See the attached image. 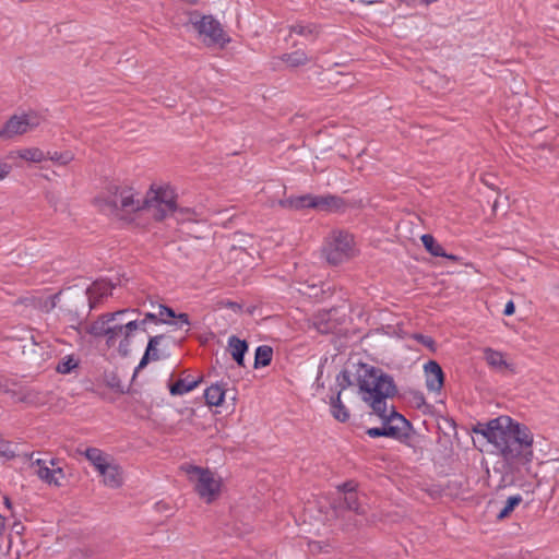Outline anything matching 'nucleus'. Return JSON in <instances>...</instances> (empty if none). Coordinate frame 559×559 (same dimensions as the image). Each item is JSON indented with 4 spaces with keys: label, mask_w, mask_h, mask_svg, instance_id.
Masks as SVG:
<instances>
[{
    "label": "nucleus",
    "mask_w": 559,
    "mask_h": 559,
    "mask_svg": "<svg viewBox=\"0 0 559 559\" xmlns=\"http://www.w3.org/2000/svg\"><path fill=\"white\" fill-rule=\"evenodd\" d=\"M114 285L105 280L95 281L87 289L86 296L91 309H94L103 297L111 295Z\"/></svg>",
    "instance_id": "13"
},
{
    "label": "nucleus",
    "mask_w": 559,
    "mask_h": 559,
    "mask_svg": "<svg viewBox=\"0 0 559 559\" xmlns=\"http://www.w3.org/2000/svg\"><path fill=\"white\" fill-rule=\"evenodd\" d=\"M53 474H55V477H58L59 479L64 477V474H63V471L61 467L53 468Z\"/></svg>",
    "instance_id": "52"
},
{
    "label": "nucleus",
    "mask_w": 559,
    "mask_h": 559,
    "mask_svg": "<svg viewBox=\"0 0 559 559\" xmlns=\"http://www.w3.org/2000/svg\"><path fill=\"white\" fill-rule=\"evenodd\" d=\"M314 29L316 27L311 25L296 24L290 27V34L295 33L297 35L307 36L312 35Z\"/></svg>",
    "instance_id": "39"
},
{
    "label": "nucleus",
    "mask_w": 559,
    "mask_h": 559,
    "mask_svg": "<svg viewBox=\"0 0 559 559\" xmlns=\"http://www.w3.org/2000/svg\"><path fill=\"white\" fill-rule=\"evenodd\" d=\"M33 464L38 466L37 474L40 479L45 480L49 485L60 486L61 483L58 477H55L53 468H49L45 460L36 459Z\"/></svg>",
    "instance_id": "20"
},
{
    "label": "nucleus",
    "mask_w": 559,
    "mask_h": 559,
    "mask_svg": "<svg viewBox=\"0 0 559 559\" xmlns=\"http://www.w3.org/2000/svg\"><path fill=\"white\" fill-rule=\"evenodd\" d=\"M228 348L230 350L231 357L238 364V366L243 367V358L248 350V343L245 340H240L233 335L228 338Z\"/></svg>",
    "instance_id": "16"
},
{
    "label": "nucleus",
    "mask_w": 559,
    "mask_h": 559,
    "mask_svg": "<svg viewBox=\"0 0 559 559\" xmlns=\"http://www.w3.org/2000/svg\"><path fill=\"white\" fill-rule=\"evenodd\" d=\"M343 504L346 510L354 511L356 514L362 515L366 513L364 507L358 501L357 492L344 496Z\"/></svg>",
    "instance_id": "32"
},
{
    "label": "nucleus",
    "mask_w": 559,
    "mask_h": 559,
    "mask_svg": "<svg viewBox=\"0 0 559 559\" xmlns=\"http://www.w3.org/2000/svg\"><path fill=\"white\" fill-rule=\"evenodd\" d=\"M330 264L337 265L355 254L354 238L345 231H333L323 249Z\"/></svg>",
    "instance_id": "7"
},
{
    "label": "nucleus",
    "mask_w": 559,
    "mask_h": 559,
    "mask_svg": "<svg viewBox=\"0 0 559 559\" xmlns=\"http://www.w3.org/2000/svg\"><path fill=\"white\" fill-rule=\"evenodd\" d=\"M142 321H145V323H146L147 321H152V322H155V323H158V322L167 323V321H166V320H164V319H158L156 314L151 313V312L146 313V314H145V318H144Z\"/></svg>",
    "instance_id": "44"
},
{
    "label": "nucleus",
    "mask_w": 559,
    "mask_h": 559,
    "mask_svg": "<svg viewBox=\"0 0 559 559\" xmlns=\"http://www.w3.org/2000/svg\"><path fill=\"white\" fill-rule=\"evenodd\" d=\"M330 405H331L332 416L336 420H338L341 423H345L349 419V416H350L349 411L342 403L341 391H338L336 396L331 397Z\"/></svg>",
    "instance_id": "18"
},
{
    "label": "nucleus",
    "mask_w": 559,
    "mask_h": 559,
    "mask_svg": "<svg viewBox=\"0 0 559 559\" xmlns=\"http://www.w3.org/2000/svg\"><path fill=\"white\" fill-rule=\"evenodd\" d=\"M310 201H311V195L307 194V195H301V197H296V198H289L286 200H281L280 205L285 209L288 207V209L300 210V209L310 207V204H309Z\"/></svg>",
    "instance_id": "28"
},
{
    "label": "nucleus",
    "mask_w": 559,
    "mask_h": 559,
    "mask_svg": "<svg viewBox=\"0 0 559 559\" xmlns=\"http://www.w3.org/2000/svg\"><path fill=\"white\" fill-rule=\"evenodd\" d=\"M136 330L145 331V321L124 320L110 323V330L106 344L108 347L115 346L118 338H120L118 350L121 356H128L130 352V337Z\"/></svg>",
    "instance_id": "8"
},
{
    "label": "nucleus",
    "mask_w": 559,
    "mask_h": 559,
    "mask_svg": "<svg viewBox=\"0 0 559 559\" xmlns=\"http://www.w3.org/2000/svg\"><path fill=\"white\" fill-rule=\"evenodd\" d=\"M522 502V497L520 495L509 497L506 506L500 510L497 515V519L502 520L512 513V511Z\"/></svg>",
    "instance_id": "35"
},
{
    "label": "nucleus",
    "mask_w": 559,
    "mask_h": 559,
    "mask_svg": "<svg viewBox=\"0 0 559 559\" xmlns=\"http://www.w3.org/2000/svg\"><path fill=\"white\" fill-rule=\"evenodd\" d=\"M158 314H159V317H164V316H166L168 318H175L176 317V313H175V311L171 308H169L167 306H163V305L159 306V313Z\"/></svg>",
    "instance_id": "43"
},
{
    "label": "nucleus",
    "mask_w": 559,
    "mask_h": 559,
    "mask_svg": "<svg viewBox=\"0 0 559 559\" xmlns=\"http://www.w3.org/2000/svg\"><path fill=\"white\" fill-rule=\"evenodd\" d=\"M175 318H177L181 324L190 325L189 316L187 313H179Z\"/></svg>",
    "instance_id": "47"
},
{
    "label": "nucleus",
    "mask_w": 559,
    "mask_h": 559,
    "mask_svg": "<svg viewBox=\"0 0 559 559\" xmlns=\"http://www.w3.org/2000/svg\"><path fill=\"white\" fill-rule=\"evenodd\" d=\"M84 455L94 466L108 462L107 455L97 448L86 449Z\"/></svg>",
    "instance_id": "34"
},
{
    "label": "nucleus",
    "mask_w": 559,
    "mask_h": 559,
    "mask_svg": "<svg viewBox=\"0 0 559 559\" xmlns=\"http://www.w3.org/2000/svg\"><path fill=\"white\" fill-rule=\"evenodd\" d=\"M498 209V200H495L493 204H492V212L495 213Z\"/></svg>",
    "instance_id": "57"
},
{
    "label": "nucleus",
    "mask_w": 559,
    "mask_h": 559,
    "mask_svg": "<svg viewBox=\"0 0 559 559\" xmlns=\"http://www.w3.org/2000/svg\"><path fill=\"white\" fill-rule=\"evenodd\" d=\"M382 420H386L390 428L399 429L396 431V439H402L403 437H407V431L409 428V423L399 414L393 407L388 408V404L385 405V409L383 413L374 412Z\"/></svg>",
    "instance_id": "11"
},
{
    "label": "nucleus",
    "mask_w": 559,
    "mask_h": 559,
    "mask_svg": "<svg viewBox=\"0 0 559 559\" xmlns=\"http://www.w3.org/2000/svg\"><path fill=\"white\" fill-rule=\"evenodd\" d=\"M337 488L340 491L344 492V496L349 495L350 492H356V485L353 481H346Z\"/></svg>",
    "instance_id": "41"
},
{
    "label": "nucleus",
    "mask_w": 559,
    "mask_h": 559,
    "mask_svg": "<svg viewBox=\"0 0 559 559\" xmlns=\"http://www.w3.org/2000/svg\"><path fill=\"white\" fill-rule=\"evenodd\" d=\"M484 357L487 364L492 368L502 370L509 367L508 362L504 360L503 354L490 347L484 349Z\"/></svg>",
    "instance_id": "19"
},
{
    "label": "nucleus",
    "mask_w": 559,
    "mask_h": 559,
    "mask_svg": "<svg viewBox=\"0 0 559 559\" xmlns=\"http://www.w3.org/2000/svg\"><path fill=\"white\" fill-rule=\"evenodd\" d=\"M0 456L7 457V459H12L15 456V452L12 448L11 442L8 440H4L1 436H0Z\"/></svg>",
    "instance_id": "38"
},
{
    "label": "nucleus",
    "mask_w": 559,
    "mask_h": 559,
    "mask_svg": "<svg viewBox=\"0 0 559 559\" xmlns=\"http://www.w3.org/2000/svg\"><path fill=\"white\" fill-rule=\"evenodd\" d=\"M11 165L0 160V181L8 177L11 173Z\"/></svg>",
    "instance_id": "42"
},
{
    "label": "nucleus",
    "mask_w": 559,
    "mask_h": 559,
    "mask_svg": "<svg viewBox=\"0 0 559 559\" xmlns=\"http://www.w3.org/2000/svg\"><path fill=\"white\" fill-rule=\"evenodd\" d=\"M29 299H37V297L32 296V297H27V298H22L17 302L19 304H23L25 306H31L32 307V305L29 302Z\"/></svg>",
    "instance_id": "51"
},
{
    "label": "nucleus",
    "mask_w": 559,
    "mask_h": 559,
    "mask_svg": "<svg viewBox=\"0 0 559 559\" xmlns=\"http://www.w3.org/2000/svg\"><path fill=\"white\" fill-rule=\"evenodd\" d=\"M60 293L55 294L48 298L29 299L32 307L39 309L43 312H50L57 306V299Z\"/></svg>",
    "instance_id": "29"
},
{
    "label": "nucleus",
    "mask_w": 559,
    "mask_h": 559,
    "mask_svg": "<svg viewBox=\"0 0 559 559\" xmlns=\"http://www.w3.org/2000/svg\"><path fill=\"white\" fill-rule=\"evenodd\" d=\"M206 404L210 406H219L225 397V390L218 384H212L204 392Z\"/></svg>",
    "instance_id": "21"
},
{
    "label": "nucleus",
    "mask_w": 559,
    "mask_h": 559,
    "mask_svg": "<svg viewBox=\"0 0 559 559\" xmlns=\"http://www.w3.org/2000/svg\"><path fill=\"white\" fill-rule=\"evenodd\" d=\"M474 432L495 445L502 457L501 485L513 484L514 476L527 468L534 457L532 431L508 416H500L487 424H477Z\"/></svg>",
    "instance_id": "1"
},
{
    "label": "nucleus",
    "mask_w": 559,
    "mask_h": 559,
    "mask_svg": "<svg viewBox=\"0 0 559 559\" xmlns=\"http://www.w3.org/2000/svg\"><path fill=\"white\" fill-rule=\"evenodd\" d=\"M134 312H136L135 309H123L115 312L105 313L90 324V326L87 328V333L95 337L104 336L107 340L109 335L110 323H114L117 318H122L129 313Z\"/></svg>",
    "instance_id": "10"
},
{
    "label": "nucleus",
    "mask_w": 559,
    "mask_h": 559,
    "mask_svg": "<svg viewBox=\"0 0 559 559\" xmlns=\"http://www.w3.org/2000/svg\"><path fill=\"white\" fill-rule=\"evenodd\" d=\"M552 468L557 472V474L559 476V463L558 462L552 464Z\"/></svg>",
    "instance_id": "56"
},
{
    "label": "nucleus",
    "mask_w": 559,
    "mask_h": 559,
    "mask_svg": "<svg viewBox=\"0 0 559 559\" xmlns=\"http://www.w3.org/2000/svg\"><path fill=\"white\" fill-rule=\"evenodd\" d=\"M50 464H51L52 466H55V465H56L55 460H50Z\"/></svg>",
    "instance_id": "59"
},
{
    "label": "nucleus",
    "mask_w": 559,
    "mask_h": 559,
    "mask_svg": "<svg viewBox=\"0 0 559 559\" xmlns=\"http://www.w3.org/2000/svg\"><path fill=\"white\" fill-rule=\"evenodd\" d=\"M425 249L433 257L445 255V251L440 243L436 241L432 235L425 234L420 237Z\"/></svg>",
    "instance_id": "27"
},
{
    "label": "nucleus",
    "mask_w": 559,
    "mask_h": 559,
    "mask_svg": "<svg viewBox=\"0 0 559 559\" xmlns=\"http://www.w3.org/2000/svg\"><path fill=\"white\" fill-rule=\"evenodd\" d=\"M4 504L7 506V508L11 509L12 504H11V500L8 498V497H4Z\"/></svg>",
    "instance_id": "55"
},
{
    "label": "nucleus",
    "mask_w": 559,
    "mask_h": 559,
    "mask_svg": "<svg viewBox=\"0 0 559 559\" xmlns=\"http://www.w3.org/2000/svg\"><path fill=\"white\" fill-rule=\"evenodd\" d=\"M103 483L110 488H119L123 483L122 471L117 464H110L103 476Z\"/></svg>",
    "instance_id": "17"
},
{
    "label": "nucleus",
    "mask_w": 559,
    "mask_h": 559,
    "mask_svg": "<svg viewBox=\"0 0 559 559\" xmlns=\"http://www.w3.org/2000/svg\"><path fill=\"white\" fill-rule=\"evenodd\" d=\"M4 519L0 515V536L2 535L4 531Z\"/></svg>",
    "instance_id": "54"
},
{
    "label": "nucleus",
    "mask_w": 559,
    "mask_h": 559,
    "mask_svg": "<svg viewBox=\"0 0 559 559\" xmlns=\"http://www.w3.org/2000/svg\"><path fill=\"white\" fill-rule=\"evenodd\" d=\"M221 305L223 307H226V308H229V309H233V310H240L241 309V306L235 301H225V302H221Z\"/></svg>",
    "instance_id": "46"
},
{
    "label": "nucleus",
    "mask_w": 559,
    "mask_h": 559,
    "mask_svg": "<svg viewBox=\"0 0 559 559\" xmlns=\"http://www.w3.org/2000/svg\"><path fill=\"white\" fill-rule=\"evenodd\" d=\"M480 180H481V182H483L485 186H487L488 188H490V189H492V190L498 191V188H497L492 182H490V181L487 179V176H483Z\"/></svg>",
    "instance_id": "49"
},
{
    "label": "nucleus",
    "mask_w": 559,
    "mask_h": 559,
    "mask_svg": "<svg viewBox=\"0 0 559 559\" xmlns=\"http://www.w3.org/2000/svg\"><path fill=\"white\" fill-rule=\"evenodd\" d=\"M201 381L202 378L197 380L179 379L170 385L169 390L173 395H182L197 388Z\"/></svg>",
    "instance_id": "22"
},
{
    "label": "nucleus",
    "mask_w": 559,
    "mask_h": 559,
    "mask_svg": "<svg viewBox=\"0 0 559 559\" xmlns=\"http://www.w3.org/2000/svg\"><path fill=\"white\" fill-rule=\"evenodd\" d=\"M162 340H163V335H156L148 340L146 350H145L142 359L140 360V364H139L136 370L144 368L148 364L152 348L157 347Z\"/></svg>",
    "instance_id": "36"
},
{
    "label": "nucleus",
    "mask_w": 559,
    "mask_h": 559,
    "mask_svg": "<svg viewBox=\"0 0 559 559\" xmlns=\"http://www.w3.org/2000/svg\"><path fill=\"white\" fill-rule=\"evenodd\" d=\"M187 24L193 28L205 47L225 48L231 41L222 23L213 15L192 10L187 13Z\"/></svg>",
    "instance_id": "4"
},
{
    "label": "nucleus",
    "mask_w": 559,
    "mask_h": 559,
    "mask_svg": "<svg viewBox=\"0 0 559 559\" xmlns=\"http://www.w3.org/2000/svg\"><path fill=\"white\" fill-rule=\"evenodd\" d=\"M159 354L157 347L152 348L150 360H158Z\"/></svg>",
    "instance_id": "50"
},
{
    "label": "nucleus",
    "mask_w": 559,
    "mask_h": 559,
    "mask_svg": "<svg viewBox=\"0 0 559 559\" xmlns=\"http://www.w3.org/2000/svg\"><path fill=\"white\" fill-rule=\"evenodd\" d=\"M310 326L321 334H329L336 329V322L332 319L331 311H321L312 318Z\"/></svg>",
    "instance_id": "15"
},
{
    "label": "nucleus",
    "mask_w": 559,
    "mask_h": 559,
    "mask_svg": "<svg viewBox=\"0 0 559 559\" xmlns=\"http://www.w3.org/2000/svg\"><path fill=\"white\" fill-rule=\"evenodd\" d=\"M17 403H24L31 406H41L46 403L45 396L38 390L26 388L20 391L5 390Z\"/></svg>",
    "instance_id": "14"
},
{
    "label": "nucleus",
    "mask_w": 559,
    "mask_h": 559,
    "mask_svg": "<svg viewBox=\"0 0 559 559\" xmlns=\"http://www.w3.org/2000/svg\"><path fill=\"white\" fill-rule=\"evenodd\" d=\"M273 349L267 345H261L255 349L254 367H266L271 364Z\"/></svg>",
    "instance_id": "26"
},
{
    "label": "nucleus",
    "mask_w": 559,
    "mask_h": 559,
    "mask_svg": "<svg viewBox=\"0 0 559 559\" xmlns=\"http://www.w3.org/2000/svg\"><path fill=\"white\" fill-rule=\"evenodd\" d=\"M281 59L290 68L305 66L309 62V57L302 50H296L290 53H284Z\"/></svg>",
    "instance_id": "25"
},
{
    "label": "nucleus",
    "mask_w": 559,
    "mask_h": 559,
    "mask_svg": "<svg viewBox=\"0 0 559 559\" xmlns=\"http://www.w3.org/2000/svg\"><path fill=\"white\" fill-rule=\"evenodd\" d=\"M142 211L148 213L157 222L175 215L178 221L189 217L192 212L189 209L177 206V194L169 185H151L142 197Z\"/></svg>",
    "instance_id": "3"
},
{
    "label": "nucleus",
    "mask_w": 559,
    "mask_h": 559,
    "mask_svg": "<svg viewBox=\"0 0 559 559\" xmlns=\"http://www.w3.org/2000/svg\"><path fill=\"white\" fill-rule=\"evenodd\" d=\"M515 311V307H514V304L512 300H510L509 302H507L506 307H504V310H503V314L504 316H512Z\"/></svg>",
    "instance_id": "45"
},
{
    "label": "nucleus",
    "mask_w": 559,
    "mask_h": 559,
    "mask_svg": "<svg viewBox=\"0 0 559 559\" xmlns=\"http://www.w3.org/2000/svg\"><path fill=\"white\" fill-rule=\"evenodd\" d=\"M111 463L107 462V463H103V464H99L98 466H95V468L97 469V472L104 476L105 473L107 472L108 467L110 466Z\"/></svg>",
    "instance_id": "48"
},
{
    "label": "nucleus",
    "mask_w": 559,
    "mask_h": 559,
    "mask_svg": "<svg viewBox=\"0 0 559 559\" xmlns=\"http://www.w3.org/2000/svg\"><path fill=\"white\" fill-rule=\"evenodd\" d=\"M425 372L427 377V389L429 391L440 392L444 382V374L440 365L435 360H429L425 365Z\"/></svg>",
    "instance_id": "12"
},
{
    "label": "nucleus",
    "mask_w": 559,
    "mask_h": 559,
    "mask_svg": "<svg viewBox=\"0 0 559 559\" xmlns=\"http://www.w3.org/2000/svg\"><path fill=\"white\" fill-rule=\"evenodd\" d=\"M46 157H47V159H49L58 165H61V166H66L74 159V155L70 151L52 152V153L48 152Z\"/></svg>",
    "instance_id": "33"
},
{
    "label": "nucleus",
    "mask_w": 559,
    "mask_h": 559,
    "mask_svg": "<svg viewBox=\"0 0 559 559\" xmlns=\"http://www.w3.org/2000/svg\"><path fill=\"white\" fill-rule=\"evenodd\" d=\"M342 203V199L334 195H325V197H313L311 195V201L309 202L310 207L313 209H330L337 207Z\"/></svg>",
    "instance_id": "24"
},
{
    "label": "nucleus",
    "mask_w": 559,
    "mask_h": 559,
    "mask_svg": "<svg viewBox=\"0 0 559 559\" xmlns=\"http://www.w3.org/2000/svg\"><path fill=\"white\" fill-rule=\"evenodd\" d=\"M80 359L75 355L64 356L56 366V371L61 374H68L79 369Z\"/></svg>",
    "instance_id": "23"
},
{
    "label": "nucleus",
    "mask_w": 559,
    "mask_h": 559,
    "mask_svg": "<svg viewBox=\"0 0 559 559\" xmlns=\"http://www.w3.org/2000/svg\"><path fill=\"white\" fill-rule=\"evenodd\" d=\"M414 338L418 341L420 344L429 348L431 352L436 350V343L430 336H426L423 334H415Z\"/></svg>",
    "instance_id": "40"
},
{
    "label": "nucleus",
    "mask_w": 559,
    "mask_h": 559,
    "mask_svg": "<svg viewBox=\"0 0 559 559\" xmlns=\"http://www.w3.org/2000/svg\"><path fill=\"white\" fill-rule=\"evenodd\" d=\"M355 376L361 400L373 412L383 413L388 399L397 394L393 378L382 369L368 364L357 365Z\"/></svg>",
    "instance_id": "2"
},
{
    "label": "nucleus",
    "mask_w": 559,
    "mask_h": 559,
    "mask_svg": "<svg viewBox=\"0 0 559 559\" xmlns=\"http://www.w3.org/2000/svg\"><path fill=\"white\" fill-rule=\"evenodd\" d=\"M336 382L342 393L346 388L353 384L350 373L347 370L341 371L336 377Z\"/></svg>",
    "instance_id": "37"
},
{
    "label": "nucleus",
    "mask_w": 559,
    "mask_h": 559,
    "mask_svg": "<svg viewBox=\"0 0 559 559\" xmlns=\"http://www.w3.org/2000/svg\"><path fill=\"white\" fill-rule=\"evenodd\" d=\"M142 197L130 186H110L108 188L107 204L121 219H128L132 214L142 212Z\"/></svg>",
    "instance_id": "6"
},
{
    "label": "nucleus",
    "mask_w": 559,
    "mask_h": 559,
    "mask_svg": "<svg viewBox=\"0 0 559 559\" xmlns=\"http://www.w3.org/2000/svg\"><path fill=\"white\" fill-rule=\"evenodd\" d=\"M399 429L390 428L386 420H382V427L369 428L367 435L371 438L389 437L396 439V431Z\"/></svg>",
    "instance_id": "31"
},
{
    "label": "nucleus",
    "mask_w": 559,
    "mask_h": 559,
    "mask_svg": "<svg viewBox=\"0 0 559 559\" xmlns=\"http://www.w3.org/2000/svg\"><path fill=\"white\" fill-rule=\"evenodd\" d=\"M441 257L442 258H447V259H449L451 261H457L459 260V257H456L454 254H448L447 252H445V255H441Z\"/></svg>",
    "instance_id": "53"
},
{
    "label": "nucleus",
    "mask_w": 559,
    "mask_h": 559,
    "mask_svg": "<svg viewBox=\"0 0 559 559\" xmlns=\"http://www.w3.org/2000/svg\"><path fill=\"white\" fill-rule=\"evenodd\" d=\"M181 468L193 484L200 499L206 503H212L221 496L222 478L216 476L214 472L197 465H186Z\"/></svg>",
    "instance_id": "5"
},
{
    "label": "nucleus",
    "mask_w": 559,
    "mask_h": 559,
    "mask_svg": "<svg viewBox=\"0 0 559 559\" xmlns=\"http://www.w3.org/2000/svg\"><path fill=\"white\" fill-rule=\"evenodd\" d=\"M19 157L24 160L40 163L47 159L45 153L38 147L23 148L17 152Z\"/></svg>",
    "instance_id": "30"
},
{
    "label": "nucleus",
    "mask_w": 559,
    "mask_h": 559,
    "mask_svg": "<svg viewBox=\"0 0 559 559\" xmlns=\"http://www.w3.org/2000/svg\"><path fill=\"white\" fill-rule=\"evenodd\" d=\"M41 123V117L36 112H28L21 116L13 115L0 129V139H11L15 135H22L28 130L38 127Z\"/></svg>",
    "instance_id": "9"
},
{
    "label": "nucleus",
    "mask_w": 559,
    "mask_h": 559,
    "mask_svg": "<svg viewBox=\"0 0 559 559\" xmlns=\"http://www.w3.org/2000/svg\"><path fill=\"white\" fill-rule=\"evenodd\" d=\"M31 338H32L33 344H35V345H38V344H39V343L35 340V337H34V336H32Z\"/></svg>",
    "instance_id": "58"
}]
</instances>
